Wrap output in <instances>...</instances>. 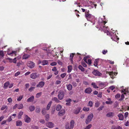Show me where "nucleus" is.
<instances>
[{"instance_id":"obj_21","label":"nucleus","mask_w":129,"mask_h":129,"mask_svg":"<svg viewBox=\"0 0 129 129\" xmlns=\"http://www.w3.org/2000/svg\"><path fill=\"white\" fill-rule=\"evenodd\" d=\"M52 101H50L48 103L46 107V110H48L49 109L50 106H51V104H52Z\"/></svg>"},{"instance_id":"obj_46","label":"nucleus","mask_w":129,"mask_h":129,"mask_svg":"<svg viewBox=\"0 0 129 129\" xmlns=\"http://www.w3.org/2000/svg\"><path fill=\"white\" fill-rule=\"evenodd\" d=\"M42 112L43 115H45L46 113V109L45 108L43 109L42 111Z\"/></svg>"},{"instance_id":"obj_33","label":"nucleus","mask_w":129,"mask_h":129,"mask_svg":"<svg viewBox=\"0 0 129 129\" xmlns=\"http://www.w3.org/2000/svg\"><path fill=\"white\" fill-rule=\"evenodd\" d=\"M29 57V55L28 54L24 55L23 57V58L24 59H26Z\"/></svg>"},{"instance_id":"obj_43","label":"nucleus","mask_w":129,"mask_h":129,"mask_svg":"<svg viewBox=\"0 0 129 129\" xmlns=\"http://www.w3.org/2000/svg\"><path fill=\"white\" fill-rule=\"evenodd\" d=\"M92 104H93L92 102V101H90L89 102L87 105L90 107H91L92 106Z\"/></svg>"},{"instance_id":"obj_25","label":"nucleus","mask_w":129,"mask_h":129,"mask_svg":"<svg viewBox=\"0 0 129 129\" xmlns=\"http://www.w3.org/2000/svg\"><path fill=\"white\" fill-rule=\"evenodd\" d=\"M66 129H73V128H71L68 123H67L65 125Z\"/></svg>"},{"instance_id":"obj_6","label":"nucleus","mask_w":129,"mask_h":129,"mask_svg":"<svg viewBox=\"0 0 129 129\" xmlns=\"http://www.w3.org/2000/svg\"><path fill=\"white\" fill-rule=\"evenodd\" d=\"M40 75L36 73H33L31 74L30 78L33 79H35L38 78L39 76Z\"/></svg>"},{"instance_id":"obj_12","label":"nucleus","mask_w":129,"mask_h":129,"mask_svg":"<svg viewBox=\"0 0 129 129\" xmlns=\"http://www.w3.org/2000/svg\"><path fill=\"white\" fill-rule=\"evenodd\" d=\"M108 73L110 76L113 79L115 77L117 74V73H116L113 72H108Z\"/></svg>"},{"instance_id":"obj_4","label":"nucleus","mask_w":129,"mask_h":129,"mask_svg":"<svg viewBox=\"0 0 129 129\" xmlns=\"http://www.w3.org/2000/svg\"><path fill=\"white\" fill-rule=\"evenodd\" d=\"M16 51H12L11 49H8L7 51V54L11 56H13L14 55L15 56H16Z\"/></svg>"},{"instance_id":"obj_17","label":"nucleus","mask_w":129,"mask_h":129,"mask_svg":"<svg viewBox=\"0 0 129 129\" xmlns=\"http://www.w3.org/2000/svg\"><path fill=\"white\" fill-rule=\"evenodd\" d=\"M75 123V121L74 120H72L70 122V125L71 128H73L74 127Z\"/></svg>"},{"instance_id":"obj_36","label":"nucleus","mask_w":129,"mask_h":129,"mask_svg":"<svg viewBox=\"0 0 129 129\" xmlns=\"http://www.w3.org/2000/svg\"><path fill=\"white\" fill-rule=\"evenodd\" d=\"M68 73H70L71 72L72 69V67L71 66H69L68 67Z\"/></svg>"},{"instance_id":"obj_51","label":"nucleus","mask_w":129,"mask_h":129,"mask_svg":"<svg viewBox=\"0 0 129 129\" xmlns=\"http://www.w3.org/2000/svg\"><path fill=\"white\" fill-rule=\"evenodd\" d=\"M7 108V106L4 105L2 107L1 109L2 110H3L5 109L6 108Z\"/></svg>"},{"instance_id":"obj_62","label":"nucleus","mask_w":129,"mask_h":129,"mask_svg":"<svg viewBox=\"0 0 129 129\" xmlns=\"http://www.w3.org/2000/svg\"><path fill=\"white\" fill-rule=\"evenodd\" d=\"M98 96L99 97L101 98L102 96V93L100 92L98 95Z\"/></svg>"},{"instance_id":"obj_31","label":"nucleus","mask_w":129,"mask_h":129,"mask_svg":"<svg viewBox=\"0 0 129 129\" xmlns=\"http://www.w3.org/2000/svg\"><path fill=\"white\" fill-rule=\"evenodd\" d=\"M9 85V82H7L5 83L4 85V88H5L6 89L8 87Z\"/></svg>"},{"instance_id":"obj_7","label":"nucleus","mask_w":129,"mask_h":129,"mask_svg":"<svg viewBox=\"0 0 129 129\" xmlns=\"http://www.w3.org/2000/svg\"><path fill=\"white\" fill-rule=\"evenodd\" d=\"M113 34V35L111 37V39L114 41H116L119 40V38L117 37V36H116V33L114 32H112Z\"/></svg>"},{"instance_id":"obj_22","label":"nucleus","mask_w":129,"mask_h":129,"mask_svg":"<svg viewBox=\"0 0 129 129\" xmlns=\"http://www.w3.org/2000/svg\"><path fill=\"white\" fill-rule=\"evenodd\" d=\"M17 126H21L22 124V121L20 120H18L16 122Z\"/></svg>"},{"instance_id":"obj_2","label":"nucleus","mask_w":129,"mask_h":129,"mask_svg":"<svg viewBox=\"0 0 129 129\" xmlns=\"http://www.w3.org/2000/svg\"><path fill=\"white\" fill-rule=\"evenodd\" d=\"M85 16L87 20L89 21H90L91 22H92L93 21H94L95 20L94 16L88 13L86 14Z\"/></svg>"},{"instance_id":"obj_53","label":"nucleus","mask_w":129,"mask_h":129,"mask_svg":"<svg viewBox=\"0 0 129 129\" xmlns=\"http://www.w3.org/2000/svg\"><path fill=\"white\" fill-rule=\"evenodd\" d=\"M7 59L9 60V62L10 63L12 62H13V59L10 58H7Z\"/></svg>"},{"instance_id":"obj_45","label":"nucleus","mask_w":129,"mask_h":129,"mask_svg":"<svg viewBox=\"0 0 129 129\" xmlns=\"http://www.w3.org/2000/svg\"><path fill=\"white\" fill-rule=\"evenodd\" d=\"M98 62V60L96 59L95 60L94 62V66L96 67L97 66V64Z\"/></svg>"},{"instance_id":"obj_42","label":"nucleus","mask_w":129,"mask_h":129,"mask_svg":"<svg viewBox=\"0 0 129 129\" xmlns=\"http://www.w3.org/2000/svg\"><path fill=\"white\" fill-rule=\"evenodd\" d=\"M23 95H21L17 99V100L18 101H20L23 98Z\"/></svg>"},{"instance_id":"obj_15","label":"nucleus","mask_w":129,"mask_h":129,"mask_svg":"<svg viewBox=\"0 0 129 129\" xmlns=\"http://www.w3.org/2000/svg\"><path fill=\"white\" fill-rule=\"evenodd\" d=\"M93 74L95 76H100L101 75V74L99 71L97 70H94L92 72Z\"/></svg>"},{"instance_id":"obj_52","label":"nucleus","mask_w":129,"mask_h":129,"mask_svg":"<svg viewBox=\"0 0 129 129\" xmlns=\"http://www.w3.org/2000/svg\"><path fill=\"white\" fill-rule=\"evenodd\" d=\"M112 103V101H106V103L107 104H111Z\"/></svg>"},{"instance_id":"obj_49","label":"nucleus","mask_w":129,"mask_h":129,"mask_svg":"<svg viewBox=\"0 0 129 129\" xmlns=\"http://www.w3.org/2000/svg\"><path fill=\"white\" fill-rule=\"evenodd\" d=\"M12 119L11 118V116H10L8 118V119L7 120V121L8 122H10L12 121Z\"/></svg>"},{"instance_id":"obj_1","label":"nucleus","mask_w":129,"mask_h":129,"mask_svg":"<svg viewBox=\"0 0 129 129\" xmlns=\"http://www.w3.org/2000/svg\"><path fill=\"white\" fill-rule=\"evenodd\" d=\"M107 22L105 21L104 20H103L101 18H100L98 20V23L99 24V26L100 28L104 31L107 34V35H109L110 34V33L108 31V26L105 27L104 25Z\"/></svg>"},{"instance_id":"obj_64","label":"nucleus","mask_w":129,"mask_h":129,"mask_svg":"<svg viewBox=\"0 0 129 129\" xmlns=\"http://www.w3.org/2000/svg\"><path fill=\"white\" fill-rule=\"evenodd\" d=\"M107 52V50H103L102 51V53L104 54H105Z\"/></svg>"},{"instance_id":"obj_37","label":"nucleus","mask_w":129,"mask_h":129,"mask_svg":"<svg viewBox=\"0 0 129 129\" xmlns=\"http://www.w3.org/2000/svg\"><path fill=\"white\" fill-rule=\"evenodd\" d=\"M29 109L30 111H32L35 110V108L34 106H30Z\"/></svg>"},{"instance_id":"obj_26","label":"nucleus","mask_w":129,"mask_h":129,"mask_svg":"<svg viewBox=\"0 0 129 129\" xmlns=\"http://www.w3.org/2000/svg\"><path fill=\"white\" fill-rule=\"evenodd\" d=\"M52 70L55 72L54 74L55 75H57L58 73V71H57L56 68L55 67H54Z\"/></svg>"},{"instance_id":"obj_20","label":"nucleus","mask_w":129,"mask_h":129,"mask_svg":"<svg viewBox=\"0 0 129 129\" xmlns=\"http://www.w3.org/2000/svg\"><path fill=\"white\" fill-rule=\"evenodd\" d=\"M62 107V106H61L60 104H58L56 106V110L57 111H59L61 109Z\"/></svg>"},{"instance_id":"obj_35","label":"nucleus","mask_w":129,"mask_h":129,"mask_svg":"<svg viewBox=\"0 0 129 129\" xmlns=\"http://www.w3.org/2000/svg\"><path fill=\"white\" fill-rule=\"evenodd\" d=\"M92 125L91 124H90L86 126L83 129H90Z\"/></svg>"},{"instance_id":"obj_24","label":"nucleus","mask_w":129,"mask_h":129,"mask_svg":"<svg viewBox=\"0 0 129 129\" xmlns=\"http://www.w3.org/2000/svg\"><path fill=\"white\" fill-rule=\"evenodd\" d=\"M34 99V97L33 96H32L31 97L28 98L27 100V102H32Z\"/></svg>"},{"instance_id":"obj_16","label":"nucleus","mask_w":129,"mask_h":129,"mask_svg":"<svg viewBox=\"0 0 129 129\" xmlns=\"http://www.w3.org/2000/svg\"><path fill=\"white\" fill-rule=\"evenodd\" d=\"M65 110L63 109L59 111L58 113V115L60 116H61L64 115L65 113Z\"/></svg>"},{"instance_id":"obj_28","label":"nucleus","mask_w":129,"mask_h":129,"mask_svg":"<svg viewBox=\"0 0 129 129\" xmlns=\"http://www.w3.org/2000/svg\"><path fill=\"white\" fill-rule=\"evenodd\" d=\"M67 88L69 90H70L72 89V86L71 84H69L67 85Z\"/></svg>"},{"instance_id":"obj_56","label":"nucleus","mask_w":129,"mask_h":129,"mask_svg":"<svg viewBox=\"0 0 129 129\" xmlns=\"http://www.w3.org/2000/svg\"><path fill=\"white\" fill-rule=\"evenodd\" d=\"M7 100L8 102L9 103H11L12 101V99L11 98H8Z\"/></svg>"},{"instance_id":"obj_8","label":"nucleus","mask_w":129,"mask_h":129,"mask_svg":"<svg viewBox=\"0 0 129 129\" xmlns=\"http://www.w3.org/2000/svg\"><path fill=\"white\" fill-rule=\"evenodd\" d=\"M54 124L52 122H49L46 124V126L49 128H52L54 127Z\"/></svg>"},{"instance_id":"obj_10","label":"nucleus","mask_w":129,"mask_h":129,"mask_svg":"<svg viewBox=\"0 0 129 129\" xmlns=\"http://www.w3.org/2000/svg\"><path fill=\"white\" fill-rule=\"evenodd\" d=\"M27 65L29 68H32L34 67L35 64L33 62L30 61L28 62Z\"/></svg>"},{"instance_id":"obj_40","label":"nucleus","mask_w":129,"mask_h":129,"mask_svg":"<svg viewBox=\"0 0 129 129\" xmlns=\"http://www.w3.org/2000/svg\"><path fill=\"white\" fill-rule=\"evenodd\" d=\"M91 85H92L93 86V88H98V87L95 84V83H91Z\"/></svg>"},{"instance_id":"obj_59","label":"nucleus","mask_w":129,"mask_h":129,"mask_svg":"<svg viewBox=\"0 0 129 129\" xmlns=\"http://www.w3.org/2000/svg\"><path fill=\"white\" fill-rule=\"evenodd\" d=\"M20 74V72H18L16 73L15 75V76H17L19 75Z\"/></svg>"},{"instance_id":"obj_50","label":"nucleus","mask_w":129,"mask_h":129,"mask_svg":"<svg viewBox=\"0 0 129 129\" xmlns=\"http://www.w3.org/2000/svg\"><path fill=\"white\" fill-rule=\"evenodd\" d=\"M41 92H40L37 93L36 95V97L37 98H39L41 95Z\"/></svg>"},{"instance_id":"obj_5","label":"nucleus","mask_w":129,"mask_h":129,"mask_svg":"<svg viewBox=\"0 0 129 129\" xmlns=\"http://www.w3.org/2000/svg\"><path fill=\"white\" fill-rule=\"evenodd\" d=\"M121 92H124L122 94L121 96V100H122L124 98V94L127 95L128 93V90L126 89H124L122 90Z\"/></svg>"},{"instance_id":"obj_55","label":"nucleus","mask_w":129,"mask_h":129,"mask_svg":"<svg viewBox=\"0 0 129 129\" xmlns=\"http://www.w3.org/2000/svg\"><path fill=\"white\" fill-rule=\"evenodd\" d=\"M66 73H63L61 75V77L62 78H64L65 77V76H66Z\"/></svg>"},{"instance_id":"obj_47","label":"nucleus","mask_w":129,"mask_h":129,"mask_svg":"<svg viewBox=\"0 0 129 129\" xmlns=\"http://www.w3.org/2000/svg\"><path fill=\"white\" fill-rule=\"evenodd\" d=\"M19 58H18V57H17L15 58L13 60V62L14 63H16L17 61L16 59H18Z\"/></svg>"},{"instance_id":"obj_19","label":"nucleus","mask_w":129,"mask_h":129,"mask_svg":"<svg viewBox=\"0 0 129 129\" xmlns=\"http://www.w3.org/2000/svg\"><path fill=\"white\" fill-rule=\"evenodd\" d=\"M114 115V114L113 112H109L107 113L106 116L108 117H111Z\"/></svg>"},{"instance_id":"obj_13","label":"nucleus","mask_w":129,"mask_h":129,"mask_svg":"<svg viewBox=\"0 0 129 129\" xmlns=\"http://www.w3.org/2000/svg\"><path fill=\"white\" fill-rule=\"evenodd\" d=\"M81 108L80 107H78L76 108L74 110V113L76 114L79 113L80 111Z\"/></svg>"},{"instance_id":"obj_27","label":"nucleus","mask_w":129,"mask_h":129,"mask_svg":"<svg viewBox=\"0 0 129 129\" xmlns=\"http://www.w3.org/2000/svg\"><path fill=\"white\" fill-rule=\"evenodd\" d=\"M90 109L89 107H84L83 109V110L85 112H87Z\"/></svg>"},{"instance_id":"obj_41","label":"nucleus","mask_w":129,"mask_h":129,"mask_svg":"<svg viewBox=\"0 0 129 129\" xmlns=\"http://www.w3.org/2000/svg\"><path fill=\"white\" fill-rule=\"evenodd\" d=\"M45 120L46 121H48L49 118V116L48 114H46L45 116Z\"/></svg>"},{"instance_id":"obj_61","label":"nucleus","mask_w":129,"mask_h":129,"mask_svg":"<svg viewBox=\"0 0 129 129\" xmlns=\"http://www.w3.org/2000/svg\"><path fill=\"white\" fill-rule=\"evenodd\" d=\"M115 88V87L112 86H110V87L109 88L111 90H113Z\"/></svg>"},{"instance_id":"obj_48","label":"nucleus","mask_w":129,"mask_h":129,"mask_svg":"<svg viewBox=\"0 0 129 129\" xmlns=\"http://www.w3.org/2000/svg\"><path fill=\"white\" fill-rule=\"evenodd\" d=\"M0 56L2 57L4 56V51L2 50L0 51Z\"/></svg>"},{"instance_id":"obj_18","label":"nucleus","mask_w":129,"mask_h":129,"mask_svg":"<svg viewBox=\"0 0 129 129\" xmlns=\"http://www.w3.org/2000/svg\"><path fill=\"white\" fill-rule=\"evenodd\" d=\"M92 91V89L90 88H86L85 90V92L86 93H90Z\"/></svg>"},{"instance_id":"obj_32","label":"nucleus","mask_w":129,"mask_h":129,"mask_svg":"<svg viewBox=\"0 0 129 129\" xmlns=\"http://www.w3.org/2000/svg\"><path fill=\"white\" fill-rule=\"evenodd\" d=\"M23 114V112L22 111H20L19 113L18 116V118L20 119L21 118V116Z\"/></svg>"},{"instance_id":"obj_58","label":"nucleus","mask_w":129,"mask_h":129,"mask_svg":"<svg viewBox=\"0 0 129 129\" xmlns=\"http://www.w3.org/2000/svg\"><path fill=\"white\" fill-rule=\"evenodd\" d=\"M34 88V87H31L29 88L28 90L30 91H32L33 90Z\"/></svg>"},{"instance_id":"obj_11","label":"nucleus","mask_w":129,"mask_h":129,"mask_svg":"<svg viewBox=\"0 0 129 129\" xmlns=\"http://www.w3.org/2000/svg\"><path fill=\"white\" fill-rule=\"evenodd\" d=\"M64 96L63 92H60L58 95V99L60 100H62L63 99Z\"/></svg>"},{"instance_id":"obj_23","label":"nucleus","mask_w":129,"mask_h":129,"mask_svg":"<svg viewBox=\"0 0 129 129\" xmlns=\"http://www.w3.org/2000/svg\"><path fill=\"white\" fill-rule=\"evenodd\" d=\"M84 60L86 63L88 64H91V60L90 59H89L87 61L86 57H84Z\"/></svg>"},{"instance_id":"obj_14","label":"nucleus","mask_w":129,"mask_h":129,"mask_svg":"<svg viewBox=\"0 0 129 129\" xmlns=\"http://www.w3.org/2000/svg\"><path fill=\"white\" fill-rule=\"evenodd\" d=\"M45 84V83L43 81L40 82L39 84L37 85L38 87L41 88L43 87Z\"/></svg>"},{"instance_id":"obj_44","label":"nucleus","mask_w":129,"mask_h":129,"mask_svg":"<svg viewBox=\"0 0 129 129\" xmlns=\"http://www.w3.org/2000/svg\"><path fill=\"white\" fill-rule=\"evenodd\" d=\"M52 100L57 103H59V101L58 99L56 97L53 98L52 99Z\"/></svg>"},{"instance_id":"obj_63","label":"nucleus","mask_w":129,"mask_h":129,"mask_svg":"<svg viewBox=\"0 0 129 129\" xmlns=\"http://www.w3.org/2000/svg\"><path fill=\"white\" fill-rule=\"evenodd\" d=\"M82 65L84 67H87V65L86 63L84 62H82Z\"/></svg>"},{"instance_id":"obj_57","label":"nucleus","mask_w":129,"mask_h":129,"mask_svg":"<svg viewBox=\"0 0 129 129\" xmlns=\"http://www.w3.org/2000/svg\"><path fill=\"white\" fill-rule=\"evenodd\" d=\"M56 64V63L55 62H54L51 63L50 65L52 66H55Z\"/></svg>"},{"instance_id":"obj_39","label":"nucleus","mask_w":129,"mask_h":129,"mask_svg":"<svg viewBox=\"0 0 129 129\" xmlns=\"http://www.w3.org/2000/svg\"><path fill=\"white\" fill-rule=\"evenodd\" d=\"M23 108V105L22 104H20L18 105V108L19 109H21Z\"/></svg>"},{"instance_id":"obj_38","label":"nucleus","mask_w":129,"mask_h":129,"mask_svg":"<svg viewBox=\"0 0 129 129\" xmlns=\"http://www.w3.org/2000/svg\"><path fill=\"white\" fill-rule=\"evenodd\" d=\"M78 68L82 72H83L85 71L84 68L81 65H79V66Z\"/></svg>"},{"instance_id":"obj_3","label":"nucleus","mask_w":129,"mask_h":129,"mask_svg":"<svg viewBox=\"0 0 129 129\" xmlns=\"http://www.w3.org/2000/svg\"><path fill=\"white\" fill-rule=\"evenodd\" d=\"M93 117V115L92 113H90L88 115L85 121V122L86 124H88L92 120Z\"/></svg>"},{"instance_id":"obj_30","label":"nucleus","mask_w":129,"mask_h":129,"mask_svg":"<svg viewBox=\"0 0 129 129\" xmlns=\"http://www.w3.org/2000/svg\"><path fill=\"white\" fill-rule=\"evenodd\" d=\"M48 63V60H44L42 61V64L43 65H45L47 64Z\"/></svg>"},{"instance_id":"obj_34","label":"nucleus","mask_w":129,"mask_h":129,"mask_svg":"<svg viewBox=\"0 0 129 129\" xmlns=\"http://www.w3.org/2000/svg\"><path fill=\"white\" fill-rule=\"evenodd\" d=\"M74 55L73 54H71L70 56V60L71 62L72 63H73V57Z\"/></svg>"},{"instance_id":"obj_9","label":"nucleus","mask_w":129,"mask_h":129,"mask_svg":"<svg viewBox=\"0 0 129 129\" xmlns=\"http://www.w3.org/2000/svg\"><path fill=\"white\" fill-rule=\"evenodd\" d=\"M24 121L27 123H29L30 122L31 120L30 118L27 115H25L24 118Z\"/></svg>"},{"instance_id":"obj_54","label":"nucleus","mask_w":129,"mask_h":129,"mask_svg":"<svg viewBox=\"0 0 129 129\" xmlns=\"http://www.w3.org/2000/svg\"><path fill=\"white\" fill-rule=\"evenodd\" d=\"M126 64H127V66L129 67V60L127 59L126 60Z\"/></svg>"},{"instance_id":"obj_29","label":"nucleus","mask_w":129,"mask_h":129,"mask_svg":"<svg viewBox=\"0 0 129 129\" xmlns=\"http://www.w3.org/2000/svg\"><path fill=\"white\" fill-rule=\"evenodd\" d=\"M118 116L119 117V119L120 120H122L124 118L123 115L122 114H119L118 115Z\"/></svg>"},{"instance_id":"obj_60","label":"nucleus","mask_w":129,"mask_h":129,"mask_svg":"<svg viewBox=\"0 0 129 129\" xmlns=\"http://www.w3.org/2000/svg\"><path fill=\"white\" fill-rule=\"evenodd\" d=\"M120 95L119 94H117L115 96V98L117 99L120 97Z\"/></svg>"}]
</instances>
